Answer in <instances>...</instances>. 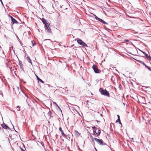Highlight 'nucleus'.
Here are the masks:
<instances>
[{
    "instance_id": "1",
    "label": "nucleus",
    "mask_w": 151,
    "mask_h": 151,
    "mask_svg": "<svg viewBox=\"0 0 151 151\" xmlns=\"http://www.w3.org/2000/svg\"><path fill=\"white\" fill-rule=\"evenodd\" d=\"M17 96L19 98L22 99H26V101L27 102V99H28V97L23 91H21L20 93L18 94Z\"/></svg>"
},
{
    "instance_id": "2",
    "label": "nucleus",
    "mask_w": 151,
    "mask_h": 151,
    "mask_svg": "<svg viewBox=\"0 0 151 151\" xmlns=\"http://www.w3.org/2000/svg\"><path fill=\"white\" fill-rule=\"evenodd\" d=\"M91 136L92 140L93 142H94V140L96 142L98 143L101 145H104L102 139H99L96 138L94 137L93 138L92 136Z\"/></svg>"
},
{
    "instance_id": "3",
    "label": "nucleus",
    "mask_w": 151,
    "mask_h": 151,
    "mask_svg": "<svg viewBox=\"0 0 151 151\" xmlns=\"http://www.w3.org/2000/svg\"><path fill=\"white\" fill-rule=\"evenodd\" d=\"M77 42L80 45L82 46L83 47H88L86 43L83 42L79 38H78L77 39Z\"/></svg>"
},
{
    "instance_id": "4",
    "label": "nucleus",
    "mask_w": 151,
    "mask_h": 151,
    "mask_svg": "<svg viewBox=\"0 0 151 151\" xmlns=\"http://www.w3.org/2000/svg\"><path fill=\"white\" fill-rule=\"evenodd\" d=\"M99 91L101 94L107 96H109V93L106 90L102 89L101 88L100 89Z\"/></svg>"
},
{
    "instance_id": "5",
    "label": "nucleus",
    "mask_w": 151,
    "mask_h": 151,
    "mask_svg": "<svg viewBox=\"0 0 151 151\" xmlns=\"http://www.w3.org/2000/svg\"><path fill=\"white\" fill-rule=\"evenodd\" d=\"M50 24L48 23H46L45 25V30L48 33H50L51 32V30L50 27Z\"/></svg>"
},
{
    "instance_id": "6",
    "label": "nucleus",
    "mask_w": 151,
    "mask_h": 151,
    "mask_svg": "<svg viewBox=\"0 0 151 151\" xmlns=\"http://www.w3.org/2000/svg\"><path fill=\"white\" fill-rule=\"evenodd\" d=\"M14 91L15 93L18 96L20 93V92L22 91L21 89H19V87H17L15 88Z\"/></svg>"
},
{
    "instance_id": "7",
    "label": "nucleus",
    "mask_w": 151,
    "mask_h": 151,
    "mask_svg": "<svg viewBox=\"0 0 151 151\" xmlns=\"http://www.w3.org/2000/svg\"><path fill=\"white\" fill-rule=\"evenodd\" d=\"M92 68L96 73H100V70L97 68L96 65L93 64L92 66Z\"/></svg>"
},
{
    "instance_id": "8",
    "label": "nucleus",
    "mask_w": 151,
    "mask_h": 151,
    "mask_svg": "<svg viewBox=\"0 0 151 151\" xmlns=\"http://www.w3.org/2000/svg\"><path fill=\"white\" fill-rule=\"evenodd\" d=\"M1 126L3 128L6 129H10L9 127L6 124H5V123H3V124H1Z\"/></svg>"
},
{
    "instance_id": "9",
    "label": "nucleus",
    "mask_w": 151,
    "mask_h": 151,
    "mask_svg": "<svg viewBox=\"0 0 151 151\" xmlns=\"http://www.w3.org/2000/svg\"><path fill=\"white\" fill-rule=\"evenodd\" d=\"M59 130L61 132V133L62 136L64 137H66L67 136L64 133L63 130L62 129V128L61 127H60L59 128Z\"/></svg>"
},
{
    "instance_id": "10",
    "label": "nucleus",
    "mask_w": 151,
    "mask_h": 151,
    "mask_svg": "<svg viewBox=\"0 0 151 151\" xmlns=\"http://www.w3.org/2000/svg\"><path fill=\"white\" fill-rule=\"evenodd\" d=\"M11 20L12 22H11L13 24L15 23L18 24L19 23L14 18H12Z\"/></svg>"
},
{
    "instance_id": "11",
    "label": "nucleus",
    "mask_w": 151,
    "mask_h": 151,
    "mask_svg": "<svg viewBox=\"0 0 151 151\" xmlns=\"http://www.w3.org/2000/svg\"><path fill=\"white\" fill-rule=\"evenodd\" d=\"M74 132L75 135L76 137H78L80 136V134L77 131L75 130L74 131Z\"/></svg>"
},
{
    "instance_id": "12",
    "label": "nucleus",
    "mask_w": 151,
    "mask_h": 151,
    "mask_svg": "<svg viewBox=\"0 0 151 151\" xmlns=\"http://www.w3.org/2000/svg\"><path fill=\"white\" fill-rule=\"evenodd\" d=\"M145 55L146 56V57L147 58V59L149 60H151V57L150 55H148V54L147 53L145 54Z\"/></svg>"
},
{
    "instance_id": "13",
    "label": "nucleus",
    "mask_w": 151,
    "mask_h": 151,
    "mask_svg": "<svg viewBox=\"0 0 151 151\" xmlns=\"http://www.w3.org/2000/svg\"><path fill=\"white\" fill-rule=\"evenodd\" d=\"M27 59L28 61V62L29 63H30L31 64V65H32V61H31V59H30V58L29 57V56H28L27 57Z\"/></svg>"
},
{
    "instance_id": "14",
    "label": "nucleus",
    "mask_w": 151,
    "mask_h": 151,
    "mask_svg": "<svg viewBox=\"0 0 151 151\" xmlns=\"http://www.w3.org/2000/svg\"><path fill=\"white\" fill-rule=\"evenodd\" d=\"M41 20L42 21V22L43 23L45 24H45H46V23H47L46 22V20L44 19V18H42V19H41Z\"/></svg>"
},
{
    "instance_id": "15",
    "label": "nucleus",
    "mask_w": 151,
    "mask_h": 151,
    "mask_svg": "<svg viewBox=\"0 0 151 151\" xmlns=\"http://www.w3.org/2000/svg\"><path fill=\"white\" fill-rule=\"evenodd\" d=\"M19 65H20V67L22 68V62L21 61H19Z\"/></svg>"
},
{
    "instance_id": "16",
    "label": "nucleus",
    "mask_w": 151,
    "mask_h": 151,
    "mask_svg": "<svg viewBox=\"0 0 151 151\" xmlns=\"http://www.w3.org/2000/svg\"><path fill=\"white\" fill-rule=\"evenodd\" d=\"M138 62H139L140 63H141V64H142V65H143L144 66H145L146 65L145 64V63H144L143 62H142V61H141L139 60V61H138Z\"/></svg>"
},
{
    "instance_id": "17",
    "label": "nucleus",
    "mask_w": 151,
    "mask_h": 151,
    "mask_svg": "<svg viewBox=\"0 0 151 151\" xmlns=\"http://www.w3.org/2000/svg\"><path fill=\"white\" fill-rule=\"evenodd\" d=\"M145 66L150 71H151V68H150L148 66H147V65H146Z\"/></svg>"
},
{
    "instance_id": "18",
    "label": "nucleus",
    "mask_w": 151,
    "mask_h": 151,
    "mask_svg": "<svg viewBox=\"0 0 151 151\" xmlns=\"http://www.w3.org/2000/svg\"><path fill=\"white\" fill-rule=\"evenodd\" d=\"M37 80H38V81H39L42 83H44V82L42 79H40V78H39V79L38 78Z\"/></svg>"
},
{
    "instance_id": "19",
    "label": "nucleus",
    "mask_w": 151,
    "mask_h": 151,
    "mask_svg": "<svg viewBox=\"0 0 151 151\" xmlns=\"http://www.w3.org/2000/svg\"><path fill=\"white\" fill-rule=\"evenodd\" d=\"M17 110L18 111H20V107L19 106H17L16 108Z\"/></svg>"
},
{
    "instance_id": "20",
    "label": "nucleus",
    "mask_w": 151,
    "mask_h": 151,
    "mask_svg": "<svg viewBox=\"0 0 151 151\" xmlns=\"http://www.w3.org/2000/svg\"><path fill=\"white\" fill-rule=\"evenodd\" d=\"M101 131L100 130H98L97 132L98 135H99L101 133Z\"/></svg>"
},
{
    "instance_id": "21",
    "label": "nucleus",
    "mask_w": 151,
    "mask_h": 151,
    "mask_svg": "<svg viewBox=\"0 0 151 151\" xmlns=\"http://www.w3.org/2000/svg\"><path fill=\"white\" fill-rule=\"evenodd\" d=\"M93 133L94 135L97 134V132H96V129H94L93 131Z\"/></svg>"
},
{
    "instance_id": "22",
    "label": "nucleus",
    "mask_w": 151,
    "mask_h": 151,
    "mask_svg": "<svg viewBox=\"0 0 151 151\" xmlns=\"http://www.w3.org/2000/svg\"><path fill=\"white\" fill-rule=\"evenodd\" d=\"M101 23L104 24H107V23L104 20H103Z\"/></svg>"
},
{
    "instance_id": "23",
    "label": "nucleus",
    "mask_w": 151,
    "mask_h": 151,
    "mask_svg": "<svg viewBox=\"0 0 151 151\" xmlns=\"http://www.w3.org/2000/svg\"><path fill=\"white\" fill-rule=\"evenodd\" d=\"M98 20L100 22H102V21L103 20L102 19H100V18H99L98 19Z\"/></svg>"
},
{
    "instance_id": "24",
    "label": "nucleus",
    "mask_w": 151,
    "mask_h": 151,
    "mask_svg": "<svg viewBox=\"0 0 151 151\" xmlns=\"http://www.w3.org/2000/svg\"><path fill=\"white\" fill-rule=\"evenodd\" d=\"M94 16H95V19L98 20V19L99 18L98 17H97L95 15H94Z\"/></svg>"
},
{
    "instance_id": "25",
    "label": "nucleus",
    "mask_w": 151,
    "mask_h": 151,
    "mask_svg": "<svg viewBox=\"0 0 151 151\" xmlns=\"http://www.w3.org/2000/svg\"><path fill=\"white\" fill-rule=\"evenodd\" d=\"M117 117H118V120H119L120 121V116L119 115H117Z\"/></svg>"
},
{
    "instance_id": "26",
    "label": "nucleus",
    "mask_w": 151,
    "mask_h": 151,
    "mask_svg": "<svg viewBox=\"0 0 151 151\" xmlns=\"http://www.w3.org/2000/svg\"><path fill=\"white\" fill-rule=\"evenodd\" d=\"M8 16H9V17L11 18V19H12V18H13L12 16H11L9 14H8Z\"/></svg>"
},
{
    "instance_id": "27",
    "label": "nucleus",
    "mask_w": 151,
    "mask_h": 151,
    "mask_svg": "<svg viewBox=\"0 0 151 151\" xmlns=\"http://www.w3.org/2000/svg\"><path fill=\"white\" fill-rule=\"evenodd\" d=\"M13 46H12V47H10V51H11V49H12V50H13Z\"/></svg>"
},
{
    "instance_id": "28",
    "label": "nucleus",
    "mask_w": 151,
    "mask_h": 151,
    "mask_svg": "<svg viewBox=\"0 0 151 151\" xmlns=\"http://www.w3.org/2000/svg\"><path fill=\"white\" fill-rule=\"evenodd\" d=\"M53 103L56 106H58V104L55 102H53Z\"/></svg>"
},
{
    "instance_id": "29",
    "label": "nucleus",
    "mask_w": 151,
    "mask_h": 151,
    "mask_svg": "<svg viewBox=\"0 0 151 151\" xmlns=\"http://www.w3.org/2000/svg\"><path fill=\"white\" fill-rule=\"evenodd\" d=\"M141 51V52H142V53H143V54H144V55H145V54H146V52H143V51Z\"/></svg>"
},
{
    "instance_id": "30",
    "label": "nucleus",
    "mask_w": 151,
    "mask_h": 151,
    "mask_svg": "<svg viewBox=\"0 0 151 151\" xmlns=\"http://www.w3.org/2000/svg\"><path fill=\"white\" fill-rule=\"evenodd\" d=\"M48 86L49 88H50V87H52V88H53V86H51L50 85H48Z\"/></svg>"
},
{
    "instance_id": "31",
    "label": "nucleus",
    "mask_w": 151,
    "mask_h": 151,
    "mask_svg": "<svg viewBox=\"0 0 151 151\" xmlns=\"http://www.w3.org/2000/svg\"><path fill=\"white\" fill-rule=\"evenodd\" d=\"M48 86L49 88H50V87H52V88H53V86H51L50 85H48Z\"/></svg>"
},
{
    "instance_id": "32",
    "label": "nucleus",
    "mask_w": 151,
    "mask_h": 151,
    "mask_svg": "<svg viewBox=\"0 0 151 151\" xmlns=\"http://www.w3.org/2000/svg\"><path fill=\"white\" fill-rule=\"evenodd\" d=\"M65 91H67V87H66L65 89Z\"/></svg>"
},
{
    "instance_id": "33",
    "label": "nucleus",
    "mask_w": 151,
    "mask_h": 151,
    "mask_svg": "<svg viewBox=\"0 0 151 151\" xmlns=\"http://www.w3.org/2000/svg\"><path fill=\"white\" fill-rule=\"evenodd\" d=\"M92 127V128L93 129H95V126H94V127Z\"/></svg>"
},
{
    "instance_id": "34",
    "label": "nucleus",
    "mask_w": 151,
    "mask_h": 151,
    "mask_svg": "<svg viewBox=\"0 0 151 151\" xmlns=\"http://www.w3.org/2000/svg\"><path fill=\"white\" fill-rule=\"evenodd\" d=\"M125 41L127 42H129V40H126Z\"/></svg>"
},
{
    "instance_id": "35",
    "label": "nucleus",
    "mask_w": 151,
    "mask_h": 151,
    "mask_svg": "<svg viewBox=\"0 0 151 151\" xmlns=\"http://www.w3.org/2000/svg\"><path fill=\"white\" fill-rule=\"evenodd\" d=\"M120 121H120L119 120H118V119L116 121V122H119V121Z\"/></svg>"
},
{
    "instance_id": "36",
    "label": "nucleus",
    "mask_w": 151,
    "mask_h": 151,
    "mask_svg": "<svg viewBox=\"0 0 151 151\" xmlns=\"http://www.w3.org/2000/svg\"><path fill=\"white\" fill-rule=\"evenodd\" d=\"M0 1H1V4H3V2H2V0H0Z\"/></svg>"
},
{
    "instance_id": "37",
    "label": "nucleus",
    "mask_w": 151,
    "mask_h": 151,
    "mask_svg": "<svg viewBox=\"0 0 151 151\" xmlns=\"http://www.w3.org/2000/svg\"><path fill=\"white\" fill-rule=\"evenodd\" d=\"M57 107H58V108H59L60 109V107H59V106L58 105V106H56Z\"/></svg>"
},
{
    "instance_id": "38",
    "label": "nucleus",
    "mask_w": 151,
    "mask_h": 151,
    "mask_svg": "<svg viewBox=\"0 0 151 151\" xmlns=\"http://www.w3.org/2000/svg\"><path fill=\"white\" fill-rule=\"evenodd\" d=\"M35 43H33V44H32V46H34V45H35Z\"/></svg>"
},
{
    "instance_id": "39",
    "label": "nucleus",
    "mask_w": 151,
    "mask_h": 151,
    "mask_svg": "<svg viewBox=\"0 0 151 151\" xmlns=\"http://www.w3.org/2000/svg\"><path fill=\"white\" fill-rule=\"evenodd\" d=\"M119 123L120 124H122V123H121V121H119Z\"/></svg>"
},
{
    "instance_id": "40",
    "label": "nucleus",
    "mask_w": 151,
    "mask_h": 151,
    "mask_svg": "<svg viewBox=\"0 0 151 151\" xmlns=\"http://www.w3.org/2000/svg\"><path fill=\"white\" fill-rule=\"evenodd\" d=\"M37 79L38 80V78H39L37 76Z\"/></svg>"
},
{
    "instance_id": "41",
    "label": "nucleus",
    "mask_w": 151,
    "mask_h": 151,
    "mask_svg": "<svg viewBox=\"0 0 151 151\" xmlns=\"http://www.w3.org/2000/svg\"><path fill=\"white\" fill-rule=\"evenodd\" d=\"M17 37L18 39L19 40H20L19 38L17 36Z\"/></svg>"
},
{
    "instance_id": "42",
    "label": "nucleus",
    "mask_w": 151,
    "mask_h": 151,
    "mask_svg": "<svg viewBox=\"0 0 151 151\" xmlns=\"http://www.w3.org/2000/svg\"><path fill=\"white\" fill-rule=\"evenodd\" d=\"M123 104H124V106H125V103H123Z\"/></svg>"
},
{
    "instance_id": "43",
    "label": "nucleus",
    "mask_w": 151,
    "mask_h": 151,
    "mask_svg": "<svg viewBox=\"0 0 151 151\" xmlns=\"http://www.w3.org/2000/svg\"><path fill=\"white\" fill-rule=\"evenodd\" d=\"M68 9V8H66L65 9V10H67V9Z\"/></svg>"
},
{
    "instance_id": "44",
    "label": "nucleus",
    "mask_w": 151,
    "mask_h": 151,
    "mask_svg": "<svg viewBox=\"0 0 151 151\" xmlns=\"http://www.w3.org/2000/svg\"><path fill=\"white\" fill-rule=\"evenodd\" d=\"M31 42H32L33 43V41H32Z\"/></svg>"
},
{
    "instance_id": "45",
    "label": "nucleus",
    "mask_w": 151,
    "mask_h": 151,
    "mask_svg": "<svg viewBox=\"0 0 151 151\" xmlns=\"http://www.w3.org/2000/svg\"><path fill=\"white\" fill-rule=\"evenodd\" d=\"M132 140H133V139H134V138H132Z\"/></svg>"
},
{
    "instance_id": "46",
    "label": "nucleus",
    "mask_w": 151,
    "mask_h": 151,
    "mask_svg": "<svg viewBox=\"0 0 151 151\" xmlns=\"http://www.w3.org/2000/svg\"><path fill=\"white\" fill-rule=\"evenodd\" d=\"M48 151V150H46L45 151Z\"/></svg>"
},
{
    "instance_id": "47",
    "label": "nucleus",
    "mask_w": 151,
    "mask_h": 151,
    "mask_svg": "<svg viewBox=\"0 0 151 151\" xmlns=\"http://www.w3.org/2000/svg\"><path fill=\"white\" fill-rule=\"evenodd\" d=\"M0 130L1 129V127H0Z\"/></svg>"
}]
</instances>
